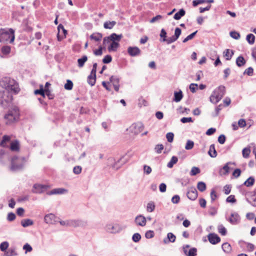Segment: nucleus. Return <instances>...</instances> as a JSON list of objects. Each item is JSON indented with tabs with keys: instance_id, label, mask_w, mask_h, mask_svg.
Returning <instances> with one entry per match:
<instances>
[{
	"instance_id": "20e7f679",
	"label": "nucleus",
	"mask_w": 256,
	"mask_h": 256,
	"mask_svg": "<svg viewBox=\"0 0 256 256\" xmlns=\"http://www.w3.org/2000/svg\"><path fill=\"white\" fill-rule=\"evenodd\" d=\"M20 112L18 108L15 106L10 110L8 112L5 114L4 119L6 124L8 125L17 122L19 119Z\"/></svg>"
},
{
	"instance_id": "de8ad7c7",
	"label": "nucleus",
	"mask_w": 256,
	"mask_h": 256,
	"mask_svg": "<svg viewBox=\"0 0 256 256\" xmlns=\"http://www.w3.org/2000/svg\"><path fill=\"white\" fill-rule=\"evenodd\" d=\"M110 80L113 86L119 84L120 78L118 76H112L110 78Z\"/></svg>"
},
{
	"instance_id": "423d86ee",
	"label": "nucleus",
	"mask_w": 256,
	"mask_h": 256,
	"mask_svg": "<svg viewBox=\"0 0 256 256\" xmlns=\"http://www.w3.org/2000/svg\"><path fill=\"white\" fill-rule=\"evenodd\" d=\"M12 101V96L7 92L0 91V104L5 108L9 106Z\"/></svg>"
},
{
	"instance_id": "a211bd4d",
	"label": "nucleus",
	"mask_w": 256,
	"mask_h": 256,
	"mask_svg": "<svg viewBox=\"0 0 256 256\" xmlns=\"http://www.w3.org/2000/svg\"><path fill=\"white\" fill-rule=\"evenodd\" d=\"M128 53L131 56H136L140 54V50L136 46H130L128 48Z\"/></svg>"
},
{
	"instance_id": "603ef678",
	"label": "nucleus",
	"mask_w": 256,
	"mask_h": 256,
	"mask_svg": "<svg viewBox=\"0 0 256 256\" xmlns=\"http://www.w3.org/2000/svg\"><path fill=\"white\" fill-rule=\"evenodd\" d=\"M200 172V170L199 168L197 167L194 166L192 168L190 172V174L192 176H195Z\"/></svg>"
},
{
	"instance_id": "dca6fc26",
	"label": "nucleus",
	"mask_w": 256,
	"mask_h": 256,
	"mask_svg": "<svg viewBox=\"0 0 256 256\" xmlns=\"http://www.w3.org/2000/svg\"><path fill=\"white\" fill-rule=\"evenodd\" d=\"M190 248L189 245H186L183 247V251L186 256H196V248H191L188 251V250Z\"/></svg>"
},
{
	"instance_id": "c03bdc74",
	"label": "nucleus",
	"mask_w": 256,
	"mask_h": 256,
	"mask_svg": "<svg viewBox=\"0 0 256 256\" xmlns=\"http://www.w3.org/2000/svg\"><path fill=\"white\" fill-rule=\"evenodd\" d=\"M197 188L200 192H203L206 190V184L204 182H199L197 184Z\"/></svg>"
},
{
	"instance_id": "a878e982",
	"label": "nucleus",
	"mask_w": 256,
	"mask_h": 256,
	"mask_svg": "<svg viewBox=\"0 0 256 256\" xmlns=\"http://www.w3.org/2000/svg\"><path fill=\"white\" fill-rule=\"evenodd\" d=\"M234 54V52L233 50L226 49L224 52V56L227 60H230Z\"/></svg>"
},
{
	"instance_id": "8fccbe9b",
	"label": "nucleus",
	"mask_w": 256,
	"mask_h": 256,
	"mask_svg": "<svg viewBox=\"0 0 256 256\" xmlns=\"http://www.w3.org/2000/svg\"><path fill=\"white\" fill-rule=\"evenodd\" d=\"M178 39H176L174 36H172L171 37H170L166 39H162V42H166L167 44H170L174 42H176Z\"/></svg>"
},
{
	"instance_id": "79ce46f5",
	"label": "nucleus",
	"mask_w": 256,
	"mask_h": 256,
	"mask_svg": "<svg viewBox=\"0 0 256 256\" xmlns=\"http://www.w3.org/2000/svg\"><path fill=\"white\" fill-rule=\"evenodd\" d=\"M218 232L222 236H226L227 233L226 229L222 224H219L218 226Z\"/></svg>"
},
{
	"instance_id": "e433bc0d",
	"label": "nucleus",
	"mask_w": 256,
	"mask_h": 256,
	"mask_svg": "<svg viewBox=\"0 0 256 256\" xmlns=\"http://www.w3.org/2000/svg\"><path fill=\"white\" fill-rule=\"evenodd\" d=\"M178 161V158L176 156H173L171 158L170 161L168 163L167 166L168 168H172L173 167L174 165L176 164Z\"/></svg>"
},
{
	"instance_id": "a19ab883",
	"label": "nucleus",
	"mask_w": 256,
	"mask_h": 256,
	"mask_svg": "<svg viewBox=\"0 0 256 256\" xmlns=\"http://www.w3.org/2000/svg\"><path fill=\"white\" fill-rule=\"evenodd\" d=\"M96 82V76H93L92 74L88 76V82L91 86H93L95 84Z\"/></svg>"
},
{
	"instance_id": "6e6552de",
	"label": "nucleus",
	"mask_w": 256,
	"mask_h": 256,
	"mask_svg": "<svg viewBox=\"0 0 256 256\" xmlns=\"http://www.w3.org/2000/svg\"><path fill=\"white\" fill-rule=\"evenodd\" d=\"M122 38V34L118 35L115 33L112 34L110 36L104 38L103 46L105 47L107 44H110L112 40H120Z\"/></svg>"
},
{
	"instance_id": "39448f33",
	"label": "nucleus",
	"mask_w": 256,
	"mask_h": 256,
	"mask_svg": "<svg viewBox=\"0 0 256 256\" xmlns=\"http://www.w3.org/2000/svg\"><path fill=\"white\" fill-rule=\"evenodd\" d=\"M226 92V88L224 86H220L216 88L210 97L211 102L216 104L222 98Z\"/></svg>"
},
{
	"instance_id": "4be33fe9",
	"label": "nucleus",
	"mask_w": 256,
	"mask_h": 256,
	"mask_svg": "<svg viewBox=\"0 0 256 256\" xmlns=\"http://www.w3.org/2000/svg\"><path fill=\"white\" fill-rule=\"evenodd\" d=\"M176 236L172 232H168L167 234L166 238H164L163 242L164 244H167L169 242H174L176 241Z\"/></svg>"
},
{
	"instance_id": "c756f323",
	"label": "nucleus",
	"mask_w": 256,
	"mask_h": 256,
	"mask_svg": "<svg viewBox=\"0 0 256 256\" xmlns=\"http://www.w3.org/2000/svg\"><path fill=\"white\" fill-rule=\"evenodd\" d=\"M236 64L238 67H241L244 66L246 63V61L244 60V58L242 56H240L236 59Z\"/></svg>"
},
{
	"instance_id": "7ed1b4c3",
	"label": "nucleus",
	"mask_w": 256,
	"mask_h": 256,
	"mask_svg": "<svg viewBox=\"0 0 256 256\" xmlns=\"http://www.w3.org/2000/svg\"><path fill=\"white\" fill-rule=\"evenodd\" d=\"M14 30L12 28L0 30V42H9L12 44L14 40Z\"/></svg>"
},
{
	"instance_id": "f03ea898",
	"label": "nucleus",
	"mask_w": 256,
	"mask_h": 256,
	"mask_svg": "<svg viewBox=\"0 0 256 256\" xmlns=\"http://www.w3.org/2000/svg\"><path fill=\"white\" fill-rule=\"evenodd\" d=\"M26 159L24 156H14L12 158L10 170L18 172L22 170L26 162Z\"/></svg>"
},
{
	"instance_id": "5fc2aeb1",
	"label": "nucleus",
	"mask_w": 256,
	"mask_h": 256,
	"mask_svg": "<svg viewBox=\"0 0 256 256\" xmlns=\"http://www.w3.org/2000/svg\"><path fill=\"white\" fill-rule=\"evenodd\" d=\"M194 146V142L188 140L186 142V145L185 146V148L187 150H191L193 148Z\"/></svg>"
},
{
	"instance_id": "412c9836",
	"label": "nucleus",
	"mask_w": 256,
	"mask_h": 256,
	"mask_svg": "<svg viewBox=\"0 0 256 256\" xmlns=\"http://www.w3.org/2000/svg\"><path fill=\"white\" fill-rule=\"evenodd\" d=\"M120 41V40H112L110 46L108 48V50L110 52H116L120 46V44L118 43Z\"/></svg>"
},
{
	"instance_id": "ddd939ff",
	"label": "nucleus",
	"mask_w": 256,
	"mask_h": 256,
	"mask_svg": "<svg viewBox=\"0 0 256 256\" xmlns=\"http://www.w3.org/2000/svg\"><path fill=\"white\" fill-rule=\"evenodd\" d=\"M58 33L57 34V38L58 41H61L62 39L66 37L67 31L64 29V26L62 24H60L58 26Z\"/></svg>"
},
{
	"instance_id": "774afa93",
	"label": "nucleus",
	"mask_w": 256,
	"mask_h": 256,
	"mask_svg": "<svg viewBox=\"0 0 256 256\" xmlns=\"http://www.w3.org/2000/svg\"><path fill=\"white\" fill-rule=\"evenodd\" d=\"M173 204H178L180 201V197L178 195H174L172 198L171 200Z\"/></svg>"
},
{
	"instance_id": "5701e85b",
	"label": "nucleus",
	"mask_w": 256,
	"mask_h": 256,
	"mask_svg": "<svg viewBox=\"0 0 256 256\" xmlns=\"http://www.w3.org/2000/svg\"><path fill=\"white\" fill-rule=\"evenodd\" d=\"M68 190L64 188H54L50 192H47L48 195L57 194H63L67 192Z\"/></svg>"
},
{
	"instance_id": "bf43d9fd",
	"label": "nucleus",
	"mask_w": 256,
	"mask_h": 256,
	"mask_svg": "<svg viewBox=\"0 0 256 256\" xmlns=\"http://www.w3.org/2000/svg\"><path fill=\"white\" fill-rule=\"evenodd\" d=\"M141 239V236L138 233H135L133 234L132 237V240L135 242H138Z\"/></svg>"
},
{
	"instance_id": "0eeeda50",
	"label": "nucleus",
	"mask_w": 256,
	"mask_h": 256,
	"mask_svg": "<svg viewBox=\"0 0 256 256\" xmlns=\"http://www.w3.org/2000/svg\"><path fill=\"white\" fill-rule=\"evenodd\" d=\"M246 200L251 206L256 207V192L254 191L246 192L245 194Z\"/></svg>"
},
{
	"instance_id": "69168bd1",
	"label": "nucleus",
	"mask_w": 256,
	"mask_h": 256,
	"mask_svg": "<svg viewBox=\"0 0 256 256\" xmlns=\"http://www.w3.org/2000/svg\"><path fill=\"white\" fill-rule=\"evenodd\" d=\"M82 168L80 166H75L73 168V172L76 174H78L81 173Z\"/></svg>"
},
{
	"instance_id": "f8f14e48",
	"label": "nucleus",
	"mask_w": 256,
	"mask_h": 256,
	"mask_svg": "<svg viewBox=\"0 0 256 256\" xmlns=\"http://www.w3.org/2000/svg\"><path fill=\"white\" fill-rule=\"evenodd\" d=\"M226 219L232 224L236 225L240 222V218L238 213L234 212L230 214V216L228 218H226Z\"/></svg>"
},
{
	"instance_id": "393cba45",
	"label": "nucleus",
	"mask_w": 256,
	"mask_h": 256,
	"mask_svg": "<svg viewBox=\"0 0 256 256\" xmlns=\"http://www.w3.org/2000/svg\"><path fill=\"white\" fill-rule=\"evenodd\" d=\"M230 162L226 163L220 170V176H226L230 172V167L228 164Z\"/></svg>"
},
{
	"instance_id": "c85d7f7f",
	"label": "nucleus",
	"mask_w": 256,
	"mask_h": 256,
	"mask_svg": "<svg viewBox=\"0 0 256 256\" xmlns=\"http://www.w3.org/2000/svg\"><path fill=\"white\" fill-rule=\"evenodd\" d=\"M183 97V94L182 90H180L179 92H174V101L176 102H179L181 100Z\"/></svg>"
},
{
	"instance_id": "f3484780",
	"label": "nucleus",
	"mask_w": 256,
	"mask_h": 256,
	"mask_svg": "<svg viewBox=\"0 0 256 256\" xmlns=\"http://www.w3.org/2000/svg\"><path fill=\"white\" fill-rule=\"evenodd\" d=\"M208 238L210 242L212 244H216L220 241V238L214 233L210 234Z\"/></svg>"
},
{
	"instance_id": "e2e57ef3",
	"label": "nucleus",
	"mask_w": 256,
	"mask_h": 256,
	"mask_svg": "<svg viewBox=\"0 0 256 256\" xmlns=\"http://www.w3.org/2000/svg\"><path fill=\"white\" fill-rule=\"evenodd\" d=\"M144 173L148 175L150 174L152 171V168L147 165L144 166Z\"/></svg>"
},
{
	"instance_id": "f704fd0d",
	"label": "nucleus",
	"mask_w": 256,
	"mask_h": 256,
	"mask_svg": "<svg viewBox=\"0 0 256 256\" xmlns=\"http://www.w3.org/2000/svg\"><path fill=\"white\" fill-rule=\"evenodd\" d=\"M10 140V137L8 136L5 135L3 136L2 142L0 143V146L2 147H5L6 146V143L9 142Z\"/></svg>"
},
{
	"instance_id": "680f3d73",
	"label": "nucleus",
	"mask_w": 256,
	"mask_h": 256,
	"mask_svg": "<svg viewBox=\"0 0 256 256\" xmlns=\"http://www.w3.org/2000/svg\"><path fill=\"white\" fill-rule=\"evenodd\" d=\"M174 134L172 132H170L166 134V138L169 142H172L174 140Z\"/></svg>"
},
{
	"instance_id": "4c0bfd02",
	"label": "nucleus",
	"mask_w": 256,
	"mask_h": 256,
	"mask_svg": "<svg viewBox=\"0 0 256 256\" xmlns=\"http://www.w3.org/2000/svg\"><path fill=\"white\" fill-rule=\"evenodd\" d=\"M5 256H16L18 255L14 248H10L4 254Z\"/></svg>"
},
{
	"instance_id": "b1692460",
	"label": "nucleus",
	"mask_w": 256,
	"mask_h": 256,
	"mask_svg": "<svg viewBox=\"0 0 256 256\" xmlns=\"http://www.w3.org/2000/svg\"><path fill=\"white\" fill-rule=\"evenodd\" d=\"M119 161L120 160L116 162L114 158H110L108 159V166H112L114 169L118 170L120 168V166L118 165V163L119 162Z\"/></svg>"
},
{
	"instance_id": "13d9d810",
	"label": "nucleus",
	"mask_w": 256,
	"mask_h": 256,
	"mask_svg": "<svg viewBox=\"0 0 256 256\" xmlns=\"http://www.w3.org/2000/svg\"><path fill=\"white\" fill-rule=\"evenodd\" d=\"M198 31L196 30V32H192V34H190L188 36H187L182 41L183 42H186L188 40H190L192 39L194 36H196V34L197 33Z\"/></svg>"
},
{
	"instance_id": "864d4df0",
	"label": "nucleus",
	"mask_w": 256,
	"mask_h": 256,
	"mask_svg": "<svg viewBox=\"0 0 256 256\" xmlns=\"http://www.w3.org/2000/svg\"><path fill=\"white\" fill-rule=\"evenodd\" d=\"M34 94H40L44 98L45 96V90L42 86L40 89L34 90Z\"/></svg>"
},
{
	"instance_id": "aec40b11",
	"label": "nucleus",
	"mask_w": 256,
	"mask_h": 256,
	"mask_svg": "<svg viewBox=\"0 0 256 256\" xmlns=\"http://www.w3.org/2000/svg\"><path fill=\"white\" fill-rule=\"evenodd\" d=\"M137 226H144L146 224V218L142 215H138L136 216L134 220Z\"/></svg>"
},
{
	"instance_id": "9b49d317",
	"label": "nucleus",
	"mask_w": 256,
	"mask_h": 256,
	"mask_svg": "<svg viewBox=\"0 0 256 256\" xmlns=\"http://www.w3.org/2000/svg\"><path fill=\"white\" fill-rule=\"evenodd\" d=\"M70 227H84L87 225V222L80 220L74 219L70 220Z\"/></svg>"
},
{
	"instance_id": "58836bf2",
	"label": "nucleus",
	"mask_w": 256,
	"mask_h": 256,
	"mask_svg": "<svg viewBox=\"0 0 256 256\" xmlns=\"http://www.w3.org/2000/svg\"><path fill=\"white\" fill-rule=\"evenodd\" d=\"M254 178L252 176H250L244 184L247 187H250L254 185Z\"/></svg>"
},
{
	"instance_id": "4d7b16f0",
	"label": "nucleus",
	"mask_w": 256,
	"mask_h": 256,
	"mask_svg": "<svg viewBox=\"0 0 256 256\" xmlns=\"http://www.w3.org/2000/svg\"><path fill=\"white\" fill-rule=\"evenodd\" d=\"M230 36L232 38L235 40H238L240 38V34L236 31H232L230 32Z\"/></svg>"
},
{
	"instance_id": "7c9ffc66",
	"label": "nucleus",
	"mask_w": 256,
	"mask_h": 256,
	"mask_svg": "<svg viewBox=\"0 0 256 256\" xmlns=\"http://www.w3.org/2000/svg\"><path fill=\"white\" fill-rule=\"evenodd\" d=\"M186 14L185 10L182 8L179 10L178 12L175 14L174 16V19L176 20H178L182 18L183 16H184Z\"/></svg>"
},
{
	"instance_id": "09e8293b",
	"label": "nucleus",
	"mask_w": 256,
	"mask_h": 256,
	"mask_svg": "<svg viewBox=\"0 0 256 256\" xmlns=\"http://www.w3.org/2000/svg\"><path fill=\"white\" fill-rule=\"evenodd\" d=\"M64 88L66 90H71L73 88V83L72 80H68L66 84H64Z\"/></svg>"
},
{
	"instance_id": "0e129e2a",
	"label": "nucleus",
	"mask_w": 256,
	"mask_h": 256,
	"mask_svg": "<svg viewBox=\"0 0 256 256\" xmlns=\"http://www.w3.org/2000/svg\"><path fill=\"white\" fill-rule=\"evenodd\" d=\"M250 150L248 148H244L242 150V156L244 158L248 157Z\"/></svg>"
},
{
	"instance_id": "2f4dec72",
	"label": "nucleus",
	"mask_w": 256,
	"mask_h": 256,
	"mask_svg": "<svg viewBox=\"0 0 256 256\" xmlns=\"http://www.w3.org/2000/svg\"><path fill=\"white\" fill-rule=\"evenodd\" d=\"M222 249L226 253H230L232 251V246L228 242H224L222 244Z\"/></svg>"
},
{
	"instance_id": "6ab92c4d",
	"label": "nucleus",
	"mask_w": 256,
	"mask_h": 256,
	"mask_svg": "<svg viewBox=\"0 0 256 256\" xmlns=\"http://www.w3.org/2000/svg\"><path fill=\"white\" fill-rule=\"evenodd\" d=\"M56 219V216L52 214H46L44 218V222L48 224H55L57 222Z\"/></svg>"
},
{
	"instance_id": "cd10ccee",
	"label": "nucleus",
	"mask_w": 256,
	"mask_h": 256,
	"mask_svg": "<svg viewBox=\"0 0 256 256\" xmlns=\"http://www.w3.org/2000/svg\"><path fill=\"white\" fill-rule=\"evenodd\" d=\"M208 154L210 157L213 158H216L217 156V152L216 151L215 146L214 144H212L210 146Z\"/></svg>"
},
{
	"instance_id": "72a5a7b5",
	"label": "nucleus",
	"mask_w": 256,
	"mask_h": 256,
	"mask_svg": "<svg viewBox=\"0 0 256 256\" xmlns=\"http://www.w3.org/2000/svg\"><path fill=\"white\" fill-rule=\"evenodd\" d=\"M88 57L86 56H83L82 58H78V66L80 68H82L84 63L87 61Z\"/></svg>"
},
{
	"instance_id": "2eb2a0df",
	"label": "nucleus",
	"mask_w": 256,
	"mask_h": 256,
	"mask_svg": "<svg viewBox=\"0 0 256 256\" xmlns=\"http://www.w3.org/2000/svg\"><path fill=\"white\" fill-rule=\"evenodd\" d=\"M186 195L190 200H194L198 197V192L195 188L191 187L188 188Z\"/></svg>"
},
{
	"instance_id": "9d476101",
	"label": "nucleus",
	"mask_w": 256,
	"mask_h": 256,
	"mask_svg": "<svg viewBox=\"0 0 256 256\" xmlns=\"http://www.w3.org/2000/svg\"><path fill=\"white\" fill-rule=\"evenodd\" d=\"M104 228L106 232L111 234L118 233L120 230V226L117 224H106Z\"/></svg>"
},
{
	"instance_id": "473e14b6",
	"label": "nucleus",
	"mask_w": 256,
	"mask_h": 256,
	"mask_svg": "<svg viewBox=\"0 0 256 256\" xmlns=\"http://www.w3.org/2000/svg\"><path fill=\"white\" fill-rule=\"evenodd\" d=\"M34 222L30 219H24L21 221V224L24 228L32 226Z\"/></svg>"
},
{
	"instance_id": "052dcab7",
	"label": "nucleus",
	"mask_w": 256,
	"mask_h": 256,
	"mask_svg": "<svg viewBox=\"0 0 256 256\" xmlns=\"http://www.w3.org/2000/svg\"><path fill=\"white\" fill-rule=\"evenodd\" d=\"M112 60V57L110 55L108 54L106 56L102 59V62L104 64H108Z\"/></svg>"
},
{
	"instance_id": "1a4fd4ad",
	"label": "nucleus",
	"mask_w": 256,
	"mask_h": 256,
	"mask_svg": "<svg viewBox=\"0 0 256 256\" xmlns=\"http://www.w3.org/2000/svg\"><path fill=\"white\" fill-rule=\"evenodd\" d=\"M144 128V125L142 122L134 123L130 127V130L134 134H138L143 130Z\"/></svg>"
},
{
	"instance_id": "bb28decb",
	"label": "nucleus",
	"mask_w": 256,
	"mask_h": 256,
	"mask_svg": "<svg viewBox=\"0 0 256 256\" xmlns=\"http://www.w3.org/2000/svg\"><path fill=\"white\" fill-rule=\"evenodd\" d=\"M90 38L92 40H94L95 42H100L102 40V34L99 32L93 33L90 36Z\"/></svg>"
},
{
	"instance_id": "4468645a",
	"label": "nucleus",
	"mask_w": 256,
	"mask_h": 256,
	"mask_svg": "<svg viewBox=\"0 0 256 256\" xmlns=\"http://www.w3.org/2000/svg\"><path fill=\"white\" fill-rule=\"evenodd\" d=\"M49 188L46 184H34L33 186L32 192L34 193L40 194L44 192Z\"/></svg>"
},
{
	"instance_id": "6e6d98bb",
	"label": "nucleus",
	"mask_w": 256,
	"mask_h": 256,
	"mask_svg": "<svg viewBox=\"0 0 256 256\" xmlns=\"http://www.w3.org/2000/svg\"><path fill=\"white\" fill-rule=\"evenodd\" d=\"M210 199L212 202H213L218 198L216 190L212 189L210 192Z\"/></svg>"
},
{
	"instance_id": "c9c22d12",
	"label": "nucleus",
	"mask_w": 256,
	"mask_h": 256,
	"mask_svg": "<svg viewBox=\"0 0 256 256\" xmlns=\"http://www.w3.org/2000/svg\"><path fill=\"white\" fill-rule=\"evenodd\" d=\"M116 24L115 21H107L104 24V27L106 29L112 28Z\"/></svg>"
},
{
	"instance_id": "3c124183",
	"label": "nucleus",
	"mask_w": 256,
	"mask_h": 256,
	"mask_svg": "<svg viewBox=\"0 0 256 256\" xmlns=\"http://www.w3.org/2000/svg\"><path fill=\"white\" fill-rule=\"evenodd\" d=\"M8 246H9V244L8 242H2L0 244V250L2 252H6V249L8 248Z\"/></svg>"
},
{
	"instance_id": "338daca9",
	"label": "nucleus",
	"mask_w": 256,
	"mask_h": 256,
	"mask_svg": "<svg viewBox=\"0 0 256 256\" xmlns=\"http://www.w3.org/2000/svg\"><path fill=\"white\" fill-rule=\"evenodd\" d=\"M154 234L152 230H148L145 234V236L146 238H151L154 236Z\"/></svg>"
},
{
	"instance_id": "ea45409f",
	"label": "nucleus",
	"mask_w": 256,
	"mask_h": 256,
	"mask_svg": "<svg viewBox=\"0 0 256 256\" xmlns=\"http://www.w3.org/2000/svg\"><path fill=\"white\" fill-rule=\"evenodd\" d=\"M11 50V47L9 46H4L1 48L2 53L3 54L7 55L9 54Z\"/></svg>"
},
{
	"instance_id": "49530a36",
	"label": "nucleus",
	"mask_w": 256,
	"mask_h": 256,
	"mask_svg": "<svg viewBox=\"0 0 256 256\" xmlns=\"http://www.w3.org/2000/svg\"><path fill=\"white\" fill-rule=\"evenodd\" d=\"M155 208V205L153 202H150L147 204L146 210L148 212H152Z\"/></svg>"
},
{
	"instance_id": "37998d69",
	"label": "nucleus",
	"mask_w": 256,
	"mask_h": 256,
	"mask_svg": "<svg viewBox=\"0 0 256 256\" xmlns=\"http://www.w3.org/2000/svg\"><path fill=\"white\" fill-rule=\"evenodd\" d=\"M10 150L12 151H17L19 150V144L17 140L13 142L10 144Z\"/></svg>"
},
{
	"instance_id": "f257e3e1",
	"label": "nucleus",
	"mask_w": 256,
	"mask_h": 256,
	"mask_svg": "<svg viewBox=\"0 0 256 256\" xmlns=\"http://www.w3.org/2000/svg\"><path fill=\"white\" fill-rule=\"evenodd\" d=\"M0 83L1 86L8 91L17 93L20 90L18 83L14 79L6 77L3 78Z\"/></svg>"
},
{
	"instance_id": "a18cd8bd",
	"label": "nucleus",
	"mask_w": 256,
	"mask_h": 256,
	"mask_svg": "<svg viewBox=\"0 0 256 256\" xmlns=\"http://www.w3.org/2000/svg\"><path fill=\"white\" fill-rule=\"evenodd\" d=\"M246 40L250 44H252L255 41V36L253 34H250L246 36Z\"/></svg>"
}]
</instances>
